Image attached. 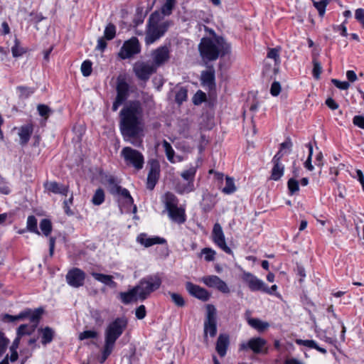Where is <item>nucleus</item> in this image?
<instances>
[{"instance_id":"f257e3e1","label":"nucleus","mask_w":364,"mask_h":364,"mask_svg":"<svg viewBox=\"0 0 364 364\" xmlns=\"http://www.w3.org/2000/svg\"><path fill=\"white\" fill-rule=\"evenodd\" d=\"M119 128L126 141L135 146H139L141 139L139 136L143 132V107L138 100L126 104L119 113Z\"/></svg>"},{"instance_id":"f03ea898","label":"nucleus","mask_w":364,"mask_h":364,"mask_svg":"<svg viewBox=\"0 0 364 364\" xmlns=\"http://www.w3.org/2000/svg\"><path fill=\"white\" fill-rule=\"evenodd\" d=\"M162 279L159 274H151L142 278L139 284L126 292H121L119 297L122 303L128 304L138 300L144 301L149 295L159 289L161 285Z\"/></svg>"},{"instance_id":"7ed1b4c3","label":"nucleus","mask_w":364,"mask_h":364,"mask_svg":"<svg viewBox=\"0 0 364 364\" xmlns=\"http://www.w3.org/2000/svg\"><path fill=\"white\" fill-rule=\"evenodd\" d=\"M200 55L203 60L214 61L230 52V46L222 36L203 38L198 45Z\"/></svg>"},{"instance_id":"20e7f679","label":"nucleus","mask_w":364,"mask_h":364,"mask_svg":"<svg viewBox=\"0 0 364 364\" xmlns=\"http://www.w3.org/2000/svg\"><path fill=\"white\" fill-rule=\"evenodd\" d=\"M163 16L159 11L153 12L146 23L144 41L146 45L153 44L163 37L171 26V21L160 22Z\"/></svg>"},{"instance_id":"39448f33","label":"nucleus","mask_w":364,"mask_h":364,"mask_svg":"<svg viewBox=\"0 0 364 364\" xmlns=\"http://www.w3.org/2000/svg\"><path fill=\"white\" fill-rule=\"evenodd\" d=\"M127 326V321L119 317L111 322L105 330V343L114 346L116 341L121 336Z\"/></svg>"},{"instance_id":"423d86ee","label":"nucleus","mask_w":364,"mask_h":364,"mask_svg":"<svg viewBox=\"0 0 364 364\" xmlns=\"http://www.w3.org/2000/svg\"><path fill=\"white\" fill-rule=\"evenodd\" d=\"M129 85L124 76L119 75L117 78V95L112 104V109L116 112L119 106L124 104L129 96Z\"/></svg>"},{"instance_id":"0eeeda50","label":"nucleus","mask_w":364,"mask_h":364,"mask_svg":"<svg viewBox=\"0 0 364 364\" xmlns=\"http://www.w3.org/2000/svg\"><path fill=\"white\" fill-rule=\"evenodd\" d=\"M121 156L127 165L133 166L136 170H141L144 164L143 154L129 146L124 147L121 151Z\"/></svg>"},{"instance_id":"6e6552de","label":"nucleus","mask_w":364,"mask_h":364,"mask_svg":"<svg viewBox=\"0 0 364 364\" xmlns=\"http://www.w3.org/2000/svg\"><path fill=\"white\" fill-rule=\"evenodd\" d=\"M204 338H207L208 334L213 338L217 334V310L213 304L206 306V315L204 321Z\"/></svg>"},{"instance_id":"1a4fd4ad","label":"nucleus","mask_w":364,"mask_h":364,"mask_svg":"<svg viewBox=\"0 0 364 364\" xmlns=\"http://www.w3.org/2000/svg\"><path fill=\"white\" fill-rule=\"evenodd\" d=\"M141 52V45L136 37H132L124 41L121 47L118 56L122 60L129 59Z\"/></svg>"},{"instance_id":"9d476101","label":"nucleus","mask_w":364,"mask_h":364,"mask_svg":"<svg viewBox=\"0 0 364 364\" xmlns=\"http://www.w3.org/2000/svg\"><path fill=\"white\" fill-rule=\"evenodd\" d=\"M43 313L42 308L36 309L34 311L32 310L31 314L27 317L31 322V325L22 324L17 328V334L18 336L31 335L34 332L36 328L41 316Z\"/></svg>"},{"instance_id":"9b49d317","label":"nucleus","mask_w":364,"mask_h":364,"mask_svg":"<svg viewBox=\"0 0 364 364\" xmlns=\"http://www.w3.org/2000/svg\"><path fill=\"white\" fill-rule=\"evenodd\" d=\"M157 70L156 65L150 62L137 61L134 64L133 71L136 77L144 82Z\"/></svg>"},{"instance_id":"f8f14e48","label":"nucleus","mask_w":364,"mask_h":364,"mask_svg":"<svg viewBox=\"0 0 364 364\" xmlns=\"http://www.w3.org/2000/svg\"><path fill=\"white\" fill-rule=\"evenodd\" d=\"M152 63L156 68L166 63L171 58V50L168 46H162L156 48L151 52Z\"/></svg>"},{"instance_id":"ddd939ff","label":"nucleus","mask_w":364,"mask_h":364,"mask_svg":"<svg viewBox=\"0 0 364 364\" xmlns=\"http://www.w3.org/2000/svg\"><path fill=\"white\" fill-rule=\"evenodd\" d=\"M212 239L213 242L223 251L228 255H232V250L227 245L225 237L221 225L216 223L213 225L212 231Z\"/></svg>"},{"instance_id":"4468645a","label":"nucleus","mask_w":364,"mask_h":364,"mask_svg":"<svg viewBox=\"0 0 364 364\" xmlns=\"http://www.w3.org/2000/svg\"><path fill=\"white\" fill-rule=\"evenodd\" d=\"M65 279L70 287L79 288L84 285L85 273L82 269L75 267L68 272Z\"/></svg>"},{"instance_id":"2eb2a0df","label":"nucleus","mask_w":364,"mask_h":364,"mask_svg":"<svg viewBox=\"0 0 364 364\" xmlns=\"http://www.w3.org/2000/svg\"><path fill=\"white\" fill-rule=\"evenodd\" d=\"M200 281L207 287L216 289L223 294L230 293V289L225 282L216 275L205 276Z\"/></svg>"},{"instance_id":"dca6fc26","label":"nucleus","mask_w":364,"mask_h":364,"mask_svg":"<svg viewBox=\"0 0 364 364\" xmlns=\"http://www.w3.org/2000/svg\"><path fill=\"white\" fill-rule=\"evenodd\" d=\"M242 279L252 291H262V290H265L264 289V282L250 272H245L242 274Z\"/></svg>"},{"instance_id":"f3484780","label":"nucleus","mask_w":364,"mask_h":364,"mask_svg":"<svg viewBox=\"0 0 364 364\" xmlns=\"http://www.w3.org/2000/svg\"><path fill=\"white\" fill-rule=\"evenodd\" d=\"M197 171V166H191L181 173V176L188 183L183 187L181 193H190L194 191V179Z\"/></svg>"},{"instance_id":"a211bd4d","label":"nucleus","mask_w":364,"mask_h":364,"mask_svg":"<svg viewBox=\"0 0 364 364\" xmlns=\"http://www.w3.org/2000/svg\"><path fill=\"white\" fill-rule=\"evenodd\" d=\"M283 157V154L277 153L272 158V162L273 167L271 171L270 179L273 181L279 180L284 172V166L281 163V159Z\"/></svg>"},{"instance_id":"6ab92c4d","label":"nucleus","mask_w":364,"mask_h":364,"mask_svg":"<svg viewBox=\"0 0 364 364\" xmlns=\"http://www.w3.org/2000/svg\"><path fill=\"white\" fill-rule=\"evenodd\" d=\"M266 343V341L260 337L252 338L250 339L247 343H242L240 344V350H246L247 349H250L255 353L259 354L262 352V349L265 346Z\"/></svg>"},{"instance_id":"aec40b11","label":"nucleus","mask_w":364,"mask_h":364,"mask_svg":"<svg viewBox=\"0 0 364 364\" xmlns=\"http://www.w3.org/2000/svg\"><path fill=\"white\" fill-rule=\"evenodd\" d=\"M186 289L191 296L203 301H208L210 297V293L205 289L194 284L192 282H186Z\"/></svg>"},{"instance_id":"412c9836","label":"nucleus","mask_w":364,"mask_h":364,"mask_svg":"<svg viewBox=\"0 0 364 364\" xmlns=\"http://www.w3.org/2000/svg\"><path fill=\"white\" fill-rule=\"evenodd\" d=\"M160 166L156 161H152L150 163V169L147 176L146 188L149 190H153L159 178Z\"/></svg>"},{"instance_id":"4be33fe9","label":"nucleus","mask_w":364,"mask_h":364,"mask_svg":"<svg viewBox=\"0 0 364 364\" xmlns=\"http://www.w3.org/2000/svg\"><path fill=\"white\" fill-rule=\"evenodd\" d=\"M139 243L144 245L146 247H151L156 244H164L166 240L159 236L149 237L146 233H141L136 238Z\"/></svg>"},{"instance_id":"5701e85b","label":"nucleus","mask_w":364,"mask_h":364,"mask_svg":"<svg viewBox=\"0 0 364 364\" xmlns=\"http://www.w3.org/2000/svg\"><path fill=\"white\" fill-rule=\"evenodd\" d=\"M43 186L46 191L55 194H61L66 196L69 191L68 186L60 184L56 181H46Z\"/></svg>"},{"instance_id":"b1692460","label":"nucleus","mask_w":364,"mask_h":364,"mask_svg":"<svg viewBox=\"0 0 364 364\" xmlns=\"http://www.w3.org/2000/svg\"><path fill=\"white\" fill-rule=\"evenodd\" d=\"M229 344V336L225 333L220 334L217 339L215 350L220 357H224L226 355Z\"/></svg>"},{"instance_id":"393cba45","label":"nucleus","mask_w":364,"mask_h":364,"mask_svg":"<svg viewBox=\"0 0 364 364\" xmlns=\"http://www.w3.org/2000/svg\"><path fill=\"white\" fill-rule=\"evenodd\" d=\"M201 82L203 85H206L209 87L215 86V70L213 67H210L207 70H204L201 73L200 76Z\"/></svg>"},{"instance_id":"a878e982","label":"nucleus","mask_w":364,"mask_h":364,"mask_svg":"<svg viewBox=\"0 0 364 364\" xmlns=\"http://www.w3.org/2000/svg\"><path fill=\"white\" fill-rule=\"evenodd\" d=\"M168 216L173 221L178 224H182L185 223L186 214L184 209L176 207L175 208H173L172 210H170L169 211H168Z\"/></svg>"},{"instance_id":"bb28decb","label":"nucleus","mask_w":364,"mask_h":364,"mask_svg":"<svg viewBox=\"0 0 364 364\" xmlns=\"http://www.w3.org/2000/svg\"><path fill=\"white\" fill-rule=\"evenodd\" d=\"M33 128L31 124H26L24 126H22L20 128V131L18 132V135L20 137V144L21 145L26 144L33 133Z\"/></svg>"},{"instance_id":"cd10ccee","label":"nucleus","mask_w":364,"mask_h":364,"mask_svg":"<svg viewBox=\"0 0 364 364\" xmlns=\"http://www.w3.org/2000/svg\"><path fill=\"white\" fill-rule=\"evenodd\" d=\"M215 203L216 202L215 197L210 193H206L203 196V200L200 203V207L203 212L208 213L215 207Z\"/></svg>"},{"instance_id":"c85d7f7f","label":"nucleus","mask_w":364,"mask_h":364,"mask_svg":"<svg viewBox=\"0 0 364 364\" xmlns=\"http://www.w3.org/2000/svg\"><path fill=\"white\" fill-rule=\"evenodd\" d=\"M38 331L41 333V343L43 345L46 346L52 342L55 332L51 328L48 326L43 328H41L38 329Z\"/></svg>"},{"instance_id":"c756f323","label":"nucleus","mask_w":364,"mask_h":364,"mask_svg":"<svg viewBox=\"0 0 364 364\" xmlns=\"http://www.w3.org/2000/svg\"><path fill=\"white\" fill-rule=\"evenodd\" d=\"M91 275L98 282L109 286L111 287H114L116 286V282L113 281V277L108 274H104L101 273L92 272Z\"/></svg>"},{"instance_id":"7c9ffc66","label":"nucleus","mask_w":364,"mask_h":364,"mask_svg":"<svg viewBox=\"0 0 364 364\" xmlns=\"http://www.w3.org/2000/svg\"><path fill=\"white\" fill-rule=\"evenodd\" d=\"M164 203L167 211L178 207V199L174 194L168 192L164 196Z\"/></svg>"},{"instance_id":"2f4dec72","label":"nucleus","mask_w":364,"mask_h":364,"mask_svg":"<svg viewBox=\"0 0 364 364\" xmlns=\"http://www.w3.org/2000/svg\"><path fill=\"white\" fill-rule=\"evenodd\" d=\"M296 343L300 346L308 347L309 348H314L323 354H326L327 352L325 348L318 346L316 342L314 340L296 339Z\"/></svg>"},{"instance_id":"473e14b6","label":"nucleus","mask_w":364,"mask_h":364,"mask_svg":"<svg viewBox=\"0 0 364 364\" xmlns=\"http://www.w3.org/2000/svg\"><path fill=\"white\" fill-rule=\"evenodd\" d=\"M247 322L251 327L258 331H264L269 327V323L267 322H264L259 318H250Z\"/></svg>"},{"instance_id":"72a5a7b5","label":"nucleus","mask_w":364,"mask_h":364,"mask_svg":"<svg viewBox=\"0 0 364 364\" xmlns=\"http://www.w3.org/2000/svg\"><path fill=\"white\" fill-rule=\"evenodd\" d=\"M27 52V49L21 46L20 41L17 38L14 39V45L11 47V53L14 58L22 56Z\"/></svg>"},{"instance_id":"f704fd0d","label":"nucleus","mask_w":364,"mask_h":364,"mask_svg":"<svg viewBox=\"0 0 364 364\" xmlns=\"http://www.w3.org/2000/svg\"><path fill=\"white\" fill-rule=\"evenodd\" d=\"M176 4V0H165V3L161 6V13L164 16H170Z\"/></svg>"},{"instance_id":"c9c22d12","label":"nucleus","mask_w":364,"mask_h":364,"mask_svg":"<svg viewBox=\"0 0 364 364\" xmlns=\"http://www.w3.org/2000/svg\"><path fill=\"white\" fill-rule=\"evenodd\" d=\"M31 311L32 310L30 309H27L23 311H21L18 315L17 316H11V315H9V314H6L4 316V318L9 322H14L17 320H22V319H24L27 317H28V316L30 314H31Z\"/></svg>"},{"instance_id":"e433bc0d","label":"nucleus","mask_w":364,"mask_h":364,"mask_svg":"<svg viewBox=\"0 0 364 364\" xmlns=\"http://www.w3.org/2000/svg\"><path fill=\"white\" fill-rule=\"evenodd\" d=\"M26 228L28 231L36 233L38 235L41 232L38 230L37 219L34 215H29L27 218Z\"/></svg>"},{"instance_id":"4c0bfd02","label":"nucleus","mask_w":364,"mask_h":364,"mask_svg":"<svg viewBox=\"0 0 364 364\" xmlns=\"http://www.w3.org/2000/svg\"><path fill=\"white\" fill-rule=\"evenodd\" d=\"M40 229L42 233L48 237L52 232V223L49 219L44 218L40 222Z\"/></svg>"},{"instance_id":"58836bf2","label":"nucleus","mask_w":364,"mask_h":364,"mask_svg":"<svg viewBox=\"0 0 364 364\" xmlns=\"http://www.w3.org/2000/svg\"><path fill=\"white\" fill-rule=\"evenodd\" d=\"M236 191L233 178L226 176L225 186L223 188L222 191L225 194H232Z\"/></svg>"},{"instance_id":"ea45409f","label":"nucleus","mask_w":364,"mask_h":364,"mask_svg":"<svg viewBox=\"0 0 364 364\" xmlns=\"http://www.w3.org/2000/svg\"><path fill=\"white\" fill-rule=\"evenodd\" d=\"M163 147L164 148L165 153L166 155V157L168 160L171 163H175L176 161L174 160V156H175V151L173 149L171 145L166 140L163 141Z\"/></svg>"},{"instance_id":"a19ab883","label":"nucleus","mask_w":364,"mask_h":364,"mask_svg":"<svg viewBox=\"0 0 364 364\" xmlns=\"http://www.w3.org/2000/svg\"><path fill=\"white\" fill-rule=\"evenodd\" d=\"M107 182L109 185V192L112 195H117L122 188L117 184L114 177L110 176L107 178Z\"/></svg>"},{"instance_id":"79ce46f5","label":"nucleus","mask_w":364,"mask_h":364,"mask_svg":"<svg viewBox=\"0 0 364 364\" xmlns=\"http://www.w3.org/2000/svg\"><path fill=\"white\" fill-rule=\"evenodd\" d=\"M105 201V193L102 188L96 190L92 198V202L95 205H100Z\"/></svg>"},{"instance_id":"37998d69","label":"nucleus","mask_w":364,"mask_h":364,"mask_svg":"<svg viewBox=\"0 0 364 364\" xmlns=\"http://www.w3.org/2000/svg\"><path fill=\"white\" fill-rule=\"evenodd\" d=\"M38 114L46 120L53 113L52 109L46 105L40 104L37 106Z\"/></svg>"},{"instance_id":"c03bdc74","label":"nucleus","mask_w":364,"mask_h":364,"mask_svg":"<svg viewBox=\"0 0 364 364\" xmlns=\"http://www.w3.org/2000/svg\"><path fill=\"white\" fill-rule=\"evenodd\" d=\"M216 252L210 247H205L200 252V256L204 255V259L207 262H212L215 259Z\"/></svg>"},{"instance_id":"a18cd8bd","label":"nucleus","mask_w":364,"mask_h":364,"mask_svg":"<svg viewBox=\"0 0 364 364\" xmlns=\"http://www.w3.org/2000/svg\"><path fill=\"white\" fill-rule=\"evenodd\" d=\"M105 38L108 40H112L116 35V27L112 23H109L105 29L104 32Z\"/></svg>"},{"instance_id":"49530a36","label":"nucleus","mask_w":364,"mask_h":364,"mask_svg":"<svg viewBox=\"0 0 364 364\" xmlns=\"http://www.w3.org/2000/svg\"><path fill=\"white\" fill-rule=\"evenodd\" d=\"M114 346L105 343V346L102 352V356L100 358V363H103L112 353Z\"/></svg>"},{"instance_id":"de8ad7c7","label":"nucleus","mask_w":364,"mask_h":364,"mask_svg":"<svg viewBox=\"0 0 364 364\" xmlns=\"http://www.w3.org/2000/svg\"><path fill=\"white\" fill-rule=\"evenodd\" d=\"M92 63L90 60H87L83 61L81 65V72L83 76L88 77L91 75L92 68Z\"/></svg>"},{"instance_id":"09e8293b","label":"nucleus","mask_w":364,"mask_h":364,"mask_svg":"<svg viewBox=\"0 0 364 364\" xmlns=\"http://www.w3.org/2000/svg\"><path fill=\"white\" fill-rule=\"evenodd\" d=\"M19 91V96L21 98H28L34 92V89L26 86H18L16 88Z\"/></svg>"},{"instance_id":"8fccbe9b","label":"nucleus","mask_w":364,"mask_h":364,"mask_svg":"<svg viewBox=\"0 0 364 364\" xmlns=\"http://www.w3.org/2000/svg\"><path fill=\"white\" fill-rule=\"evenodd\" d=\"M292 142L289 138H287L284 142L280 144V149L277 153L283 154L289 153L291 151Z\"/></svg>"},{"instance_id":"3c124183","label":"nucleus","mask_w":364,"mask_h":364,"mask_svg":"<svg viewBox=\"0 0 364 364\" xmlns=\"http://www.w3.org/2000/svg\"><path fill=\"white\" fill-rule=\"evenodd\" d=\"M287 186L290 195H294L296 192L299 191V182L294 178L289 179L287 182Z\"/></svg>"},{"instance_id":"603ef678","label":"nucleus","mask_w":364,"mask_h":364,"mask_svg":"<svg viewBox=\"0 0 364 364\" xmlns=\"http://www.w3.org/2000/svg\"><path fill=\"white\" fill-rule=\"evenodd\" d=\"M172 301L179 307H183L185 305V300L183 296L177 293L169 292Z\"/></svg>"},{"instance_id":"864d4df0","label":"nucleus","mask_w":364,"mask_h":364,"mask_svg":"<svg viewBox=\"0 0 364 364\" xmlns=\"http://www.w3.org/2000/svg\"><path fill=\"white\" fill-rule=\"evenodd\" d=\"M205 100L206 95L201 90L197 91L193 97V103L195 105H199Z\"/></svg>"},{"instance_id":"5fc2aeb1","label":"nucleus","mask_w":364,"mask_h":364,"mask_svg":"<svg viewBox=\"0 0 364 364\" xmlns=\"http://www.w3.org/2000/svg\"><path fill=\"white\" fill-rule=\"evenodd\" d=\"M117 196H122L127 204L132 205L134 203V199L127 188H122Z\"/></svg>"},{"instance_id":"6e6d98bb","label":"nucleus","mask_w":364,"mask_h":364,"mask_svg":"<svg viewBox=\"0 0 364 364\" xmlns=\"http://www.w3.org/2000/svg\"><path fill=\"white\" fill-rule=\"evenodd\" d=\"M98 336V333L97 331H92V330H87V331H84L83 332L80 333L79 334V339L82 341V340H85V339H89V338H97Z\"/></svg>"},{"instance_id":"4d7b16f0","label":"nucleus","mask_w":364,"mask_h":364,"mask_svg":"<svg viewBox=\"0 0 364 364\" xmlns=\"http://www.w3.org/2000/svg\"><path fill=\"white\" fill-rule=\"evenodd\" d=\"M306 146L309 149V156L306 161L304 163V166L309 171H312L314 169V166L311 164V157L313 154V146L311 143L306 144Z\"/></svg>"},{"instance_id":"13d9d810","label":"nucleus","mask_w":364,"mask_h":364,"mask_svg":"<svg viewBox=\"0 0 364 364\" xmlns=\"http://www.w3.org/2000/svg\"><path fill=\"white\" fill-rule=\"evenodd\" d=\"M187 100V90L184 88H181L176 94V102L178 104H182Z\"/></svg>"},{"instance_id":"bf43d9fd","label":"nucleus","mask_w":364,"mask_h":364,"mask_svg":"<svg viewBox=\"0 0 364 364\" xmlns=\"http://www.w3.org/2000/svg\"><path fill=\"white\" fill-rule=\"evenodd\" d=\"M10 193L11 189L8 185V182L4 178H0V193L9 195Z\"/></svg>"},{"instance_id":"052dcab7","label":"nucleus","mask_w":364,"mask_h":364,"mask_svg":"<svg viewBox=\"0 0 364 364\" xmlns=\"http://www.w3.org/2000/svg\"><path fill=\"white\" fill-rule=\"evenodd\" d=\"M331 82L336 87L340 90H346L350 87V84L347 81H340L337 79H332Z\"/></svg>"},{"instance_id":"680f3d73","label":"nucleus","mask_w":364,"mask_h":364,"mask_svg":"<svg viewBox=\"0 0 364 364\" xmlns=\"http://www.w3.org/2000/svg\"><path fill=\"white\" fill-rule=\"evenodd\" d=\"M314 68H313V75L316 79H318L321 73L322 67L319 62L316 60H313Z\"/></svg>"},{"instance_id":"e2e57ef3","label":"nucleus","mask_w":364,"mask_h":364,"mask_svg":"<svg viewBox=\"0 0 364 364\" xmlns=\"http://www.w3.org/2000/svg\"><path fill=\"white\" fill-rule=\"evenodd\" d=\"M314 6L318 10V14L321 17H323L326 11L325 3L321 0L319 1H314Z\"/></svg>"},{"instance_id":"0e129e2a","label":"nucleus","mask_w":364,"mask_h":364,"mask_svg":"<svg viewBox=\"0 0 364 364\" xmlns=\"http://www.w3.org/2000/svg\"><path fill=\"white\" fill-rule=\"evenodd\" d=\"M29 16L31 17V21H32L34 23H38L43 19H44V17L42 15V14L38 13L36 11H31Z\"/></svg>"},{"instance_id":"69168bd1","label":"nucleus","mask_w":364,"mask_h":364,"mask_svg":"<svg viewBox=\"0 0 364 364\" xmlns=\"http://www.w3.org/2000/svg\"><path fill=\"white\" fill-rule=\"evenodd\" d=\"M146 311L144 305H141L136 308L135 315L138 319H143L146 316Z\"/></svg>"},{"instance_id":"338daca9","label":"nucleus","mask_w":364,"mask_h":364,"mask_svg":"<svg viewBox=\"0 0 364 364\" xmlns=\"http://www.w3.org/2000/svg\"><path fill=\"white\" fill-rule=\"evenodd\" d=\"M281 91V85L278 82H274L270 88V93L272 96H277Z\"/></svg>"},{"instance_id":"774afa93","label":"nucleus","mask_w":364,"mask_h":364,"mask_svg":"<svg viewBox=\"0 0 364 364\" xmlns=\"http://www.w3.org/2000/svg\"><path fill=\"white\" fill-rule=\"evenodd\" d=\"M353 122L355 126L364 129V117L356 115L353 117Z\"/></svg>"}]
</instances>
